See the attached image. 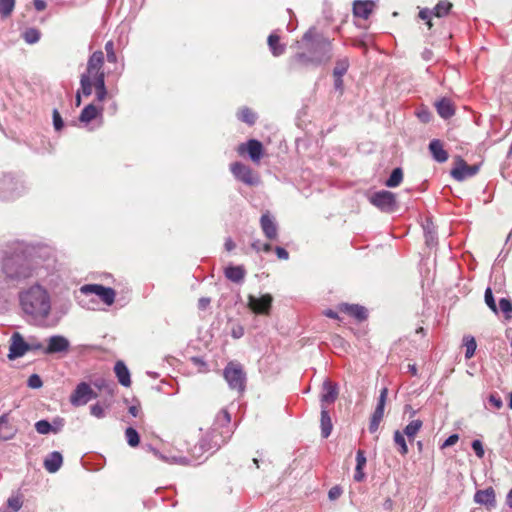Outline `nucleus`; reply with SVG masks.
Wrapping results in <instances>:
<instances>
[{
    "label": "nucleus",
    "instance_id": "f257e3e1",
    "mask_svg": "<svg viewBox=\"0 0 512 512\" xmlns=\"http://www.w3.org/2000/svg\"><path fill=\"white\" fill-rule=\"evenodd\" d=\"M19 307L32 323L42 325L51 313V297L40 284H33L18 293Z\"/></svg>",
    "mask_w": 512,
    "mask_h": 512
},
{
    "label": "nucleus",
    "instance_id": "f03ea898",
    "mask_svg": "<svg viewBox=\"0 0 512 512\" xmlns=\"http://www.w3.org/2000/svg\"><path fill=\"white\" fill-rule=\"evenodd\" d=\"M104 53L95 51L88 58L85 72L80 76L81 92L85 97L92 95L93 86L105 82Z\"/></svg>",
    "mask_w": 512,
    "mask_h": 512
},
{
    "label": "nucleus",
    "instance_id": "7ed1b4c3",
    "mask_svg": "<svg viewBox=\"0 0 512 512\" xmlns=\"http://www.w3.org/2000/svg\"><path fill=\"white\" fill-rule=\"evenodd\" d=\"M304 48L314 57L316 65L327 63L332 58V42L319 35L314 28L309 29L302 37Z\"/></svg>",
    "mask_w": 512,
    "mask_h": 512
},
{
    "label": "nucleus",
    "instance_id": "20e7f679",
    "mask_svg": "<svg viewBox=\"0 0 512 512\" xmlns=\"http://www.w3.org/2000/svg\"><path fill=\"white\" fill-rule=\"evenodd\" d=\"M1 268L6 278L13 282L24 281L33 275L27 258H2Z\"/></svg>",
    "mask_w": 512,
    "mask_h": 512
},
{
    "label": "nucleus",
    "instance_id": "39448f33",
    "mask_svg": "<svg viewBox=\"0 0 512 512\" xmlns=\"http://www.w3.org/2000/svg\"><path fill=\"white\" fill-rule=\"evenodd\" d=\"M230 430L218 432L215 428H212L199 442L198 446H195L192 450L193 455L199 453L218 450L222 444H224L229 437Z\"/></svg>",
    "mask_w": 512,
    "mask_h": 512
},
{
    "label": "nucleus",
    "instance_id": "423d86ee",
    "mask_svg": "<svg viewBox=\"0 0 512 512\" xmlns=\"http://www.w3.org/2000/svg\"><path fill=\"white\" fill-rule=\"evenodd\" d=\"M223 376L231 389L236 390L239 393H242L245 390L246 373L244 372L241 364L229 362L224 368Z\"/></svg>",
    "mask_w": 512,
    "mask_h": 512
},
{
    "label": "nucleus",
    "instance_id": "0eeeda50",
    "mask_svg": "<svg viewBox=\"0 0 512 512\" xmlns=\"http://www.w3.org/2000/svg\"><path fill=\"white\" fill-rule=\"evenodd\" d=\"M230 171L237 180L248 186H255L260 182L259 175L242 162L231 163Z\"/></svg>",
    "mask_w": 512,
    "mask_h": 512
},
{
    "label": "nucleus",
    "instance_id": "6e6552de",
    "mask_svg": "<svg viewBox=\"0 0 512 512\" xmlns=\"http://www.w3.org/2000/svg\"><path fill=\"white\" fill-rule=\"evenodd\" d=\"M80 295L88 296L94 294L98 296L106 305L110 306L115 301V290L105 287L101 284H86L79 288Z\"/></svg>",
    "mask_w": 512,
    "mask_h": 512
},
{
    "label": "nucleus",
    "instance_id": "1a4fd4ad",
    "mask_svg": "<svg viewBox=\"0 0 512 512\" xmlns=\"http://www.w3.org/2000/svg\"><path fill=\"white\" fill-rule=\"evenodd\" d=\"M371 204L384 212H394L397 208L396 195L387 190L375 192L369 198Z\"/></svg>",
    "mask_w": 512,
    "mask_h": 512
},
{
    "label": "nucleus",
    "instance_id": "9d476101",
    "mask_svg": "<svg viewBox=\"0 0 512 512\" xmlns=\"http://www.w3.org/2000/svg\"><path fill=\"white\" fill-rule=\"evenodd\" d=\"M236 151L240 156L247 154L255 164H259L264 156L263 144L257 139H250L245 143L239 144Z\"/></svg>",
    "mask_w": 512,
    "mask_h": 512
},
{
    "label": "nucleus",
    "instance_id": "9b49d317",
    "mask_svg": "<svg viewBox=\"0 0 512 512\" xmlns=\"http://www.w3.org/2000/svg\"><path fill=\"white\" fill-rule=\"evenodd\" d=\"M387 396H388V389L386 387H384L380 391V395H379V398L377 401L376 408L370 418V423H369V427H368L370 433H375L379 428L380 422L382 421V419L384 417V408H385Z\"/></svg>",
    "mask_w": 512,
    "mask_h": 512
},
{
    "label": "nucleus",
    "instance_id": "f8f14e48",
    "mask_svg": "<svg viewBox=\"0 0 512 512\" xmlns=\"http://www.w3.org/2000/svg\"><path fill=\"white\" fill-rule=\"evenodd\" d=\"M97 394L91 389L90 385L81 382L78 384L70 396V402L74 406H82L88 403L89 400L96 398Z\"/></svg>",
    "mask_w": 512,
    "mask_h": 512
},
{
    "label": "nucleus",
    "instance_id": "ddd939ff",
    "mask_svg": "<svg viewBox=\"0 0 512 512\" xmlns=\"http://www.w3.org/2000/svg\"><path fill=\"white\" fill-rule=\"evenodd\" d=\"M28 352V341H25L19 332H14L10 338L8 358L14 360Z\"/></svg>",
    "mask_w": 512,
    "mask_h": 512
},
{
    "label": "nucleus",
    "instance_id": "4468645a",
    "mask_svg": "<svg viewBox=\"0 0 512 512\" xmlns=\"http://www.w3.org/2000/svg\"><path fill=\"white\" fill-rule=\"evenodd\" d=\"M272 301L273 298L270 294H264L259 298L253 295H249L248 306L253 312L257 314L267 315L270 312Z\"/></svg>",
    "mask_w": 512,
    "mask_h": 512
},
{
    "label": "nucleus",
    "instance_id": "2eb2a0df",
    "mask_svg": "<svg viewBox=\"0 0 512 512\" xmlns=\"http://www.w3.org/2000/svg\"><path fill=\"white\" fill-rule=\"evenodd\" d=\"M48 345L44 350V354H55L67 352L70 348L69 340L62 335H53L47 340Z\"/></svg>",
    "mask_w": 512,
    "mask_h": 512
},
{
    "label": "nucleus",
    "instance_id": "dca6fc26",
    "mask_svg": "<svg viewBox=\"0 0 512 512\" xmlns=\"http://www.w3.org/2000/svg\"><path fill=\"white\" fill-rule=\"evenodd\" d=\"M478 170V166H470L463 159H459L457 166L452 169L451 175L454 179L462 181L467 177L474 176Z\"/></svg>",
    "mask_w": 512,
    "mask_h": 512
},
{
    "label": "nucleus",
    "instance_id": "f3484780",
    "mask_svg": "<svg viewBox=\"0 0 512 512\" xmlns=\"http://www.w3.org/2000/svg\"><path fill=\"white\" fill-rule=\"evenodd\" d=\"M338 397L337 384L332 383L329 380H325L322 385L321 393V405L325 406V403L332 404Z\"/></svg>",
    "mask_w": 512,
    "mask_h": 512
},
{
    "label": "nucleus",
    "instance_id": "a211bd4d",
    "mask_svg": "<svg viewBox=\"0 0 512 512\" xmlns=\"http://www.w3.org/2000/svg\"><path fill=\"white\" fill-rule=\"evenodd\" d=\"M474 501L477 504L485 505L488 508L495 507V492L492 487H488L484 490H478L474 495Z\"/></svg>",
    "mask_w": 512,
    "mask_h": 512
},
{
    "label": "nucleus",
    "instance_id": "6ab92c4d",
    "mask_svg": "<svg viewBox=\"0 0 512 512\" xmlns=\"http://www.w3.org/2000/svg\"><path fill=\"white\" fill-rule=\"evenodd\" d=\"M340 311L347 313L348 315L354 317L358 321H364L367 319V309L358 304H341L339 307Z\"/></svg>",
    "mask_w": 512,
    "mask_h": 512
},
{
    "label": "nucleus",
    "instance_id": "aec40b11",
    "mask_svg": "<svg viewBox=\"0 0 512 512\" xmlns=\"http://www.w3.org/2000/svg\"><path fill=\"white\" fill-rule=\"evenodd\" d=\"M103 112L102 106H97L94 103L88 104L83 108L80 113L79 121L85 124L90 123L92 120L101 116Z\"/></svg>",
    "mask_w": 512,
    "mask_h": 512
},
{
    "label": "nucleus",
    "instance_id": "412c9836",
    "mask_svg": "<svg viewBox=\"0 0 512 512\" xmlns=\"http://www.w3.org/2000/svg\"><path fill=\"white\" fill-rule=\"evenodd\" d=\"M437 113L443 119H449L455 114V106L448 98H441L435 102Z\"/></svg>",
    "mask_w": 512,
    "mask_h": 512
},
{
    "label": "nucleus",
    "instance_id": "4be33fe9",
    "mask_svg": "<svg viewBox=\"0 0 512 512\" xmlns=\"http://www.w3.org/2000/svg\"><path fill=\"white\" fill-rule=\"evenodd\" d=\"M261 228L266 235V237L270 240L276 239L277 237V226L270 216V214L264 213L260 219Z\"/></svg>",
    "mask_w": 512,
    "mask_h": 512
},
{
    "label": "nucleus",
    "instance_id": "5701e85b",
    "mask_svg": "<svg viewBox=\"0 0 512 512\" xmlns=\"http://www.w3.org/2000/svg\"><path fill=\"white\" fill-rule=\"evenodd\" d=\"M17 432V429L9 422L8 414L0 416V439L10 440Z\"/></svg>",
    "mask_w": 512,
    "mask_h": 512
},
{
    "label": "nucleus",
    "instance_id": "b1692460",
    "mask_svg": "<svg viewBox=\"0 0 512 512\" xmlns=\"http://www.w3.org/2000/svg\"><path fill=\"white\" fill-rule=\"evenodd\" d=\"M63 462V457L60 452L54 451L51 452L47 458L44 460V467L50 473L57 472Z\"/></svg>",
    "mask_w": 512,
    "mask_h": 512
},
{
    "label": "nucleus",
    "instance_id": "393cba45",
    "mask_svg": "<svg viewBox=\"0 0 512 512\" xmlns=\"http://www.w3.org/2000/svg\"><path fill=\"white\" fill-rule=\"evenodd\" d=\"M429 150H430L433 158L437 162L443 163V162L447 161L448 153L443 148V143L440 140H438V139L432 140L429 144Z\"/></svg>",
    "mask_w": 512,
    "mask_h": 512
},
{
    "label": "nucleus",
    "instance_id": "a878e982",
    "mask_svg": "<svg viewBox=\"0 0 512 512\" xmlns=\"http://www.w3.org/2000/svg\"><path fill=\"white\" fill-rule=\"evenodd\" d=\"M114 372L121 385L124 387H129L131 385L130 372L124 362L117 361L114 366Z\"/></svg>",
    "mask_w": 512,
    "mask_h": 512
},
{
    "label": "nucleus",
    "instance_id": "bb28decb",
    "mask_svg": "<svg viewBox=\"0 0 512 512\" xmlns=\"http://www.w3.org/2000/svg\"><path fill=\"white\" fill-rule=\"evenodd\" d=\"M332 421L326 406L321 405V435L328 438L332 432Z\"/></svg>",
    "mask_w": 512,
    "mask_h": 512
},
{
    "label": "nucleus",
    "instance_id": "cd10ccee",
    "mask_svg": "<svg viewBox=\"0 0 512 512\" xmlns=\"http://www.w3.org/2000/svg\"><path fill=\"white\" fill-rule=\"evenodd\" d=\"M245 274V269L242 266H229L225 269V276L234 283H242Z\"/></svg>",
    "mask_w": 512,
    "mask_h": 512
},
{
    "label": "nucleus",
    "instance_id": "c85d7f7f",
    "mask_svg": "<svg viewBox=\"0 0 512 512\" xmlns=\"http://www.w3.org/2000/svg\"><path fill=\"white\" fill-rule=\"evenodd\" d=\"M237 118L240 121L252 126L256 123L257 115L251 108L242 107L237 112Z\"/></svg>",
    "mask_w": 512,
    "mask_h": 512
},
{
    "label": "nucleus",
    "instance_id": "c756f323",
    "mask_svg": "<svg viewBox=\"0 0 512 512\" xmlns=\"http://www.w3.org/2000/svg\"><path fill=\"white\" fill-rule=\"evenodd\" d=\"M268 45L274 56H280L285 52V45L280 43V37L277 34L269 35Z\"/></svg>",
    "mask_w": 512,
    "mask_h": 512
},
{
    "label": "nucleus",
    "instance_id": "7c9ffc66",
    "mask_svg": "<svg viewBox=\"0 0 512 512\" xmlns=\"http://www.w3.org/2000/svg\"><path fill=\"white\" fill-rule=\"evenodd\" d=\"M423 422L419 419L412 420L403 430L409 441H413L417 433L422 428Z\"/></svg>",
    "mask_w": 512,
    "mask_h": 512
},
{
    "label": "nucleus",
    "instance_id": "2f4dec72",
    "mask_svg": "<svg viewBox=\"0 0 512 512\" xmlns=\"http://www.w3.org/2000/svg\"><path fill=\"white\" fill-rule=\"evenodd\" d=\"M231 422V416L226 409H222L215 417L213 428L218 431L220 428L227 427Z\"/></svg>",
    "mask_w": 512,
    "mask_h": 512
},
{
    "label": "nucleus",
    "instance_id": "473e14b6",
    "mask_svg": "<svg viewBox=\"0 0 512 512\" xmlns=\"http://www.w3.org/2000/svg\"><path fill=\"white\" fill-rule=\"evenodd\" d=\"M453 4L448 0H440L433 9V15L435 17H444L449 14Z\"/></svg>",
    "mask_w": 512,
    "mask_h": 512
},
{
    "label": "nucleus",
    "instance_id": "72a5a7b5",
    "mask_svg": "<svg viewBox=\"0 0 512 512\" xmlns=\"http://www.w3.org/2000/svg\"><path fill=\"white\" fill-rule=\"evenodd\" d=\"M403 180V171L401 168H395L390 177L386 180L385 185L387 187L393 188L400 185Z\"/></svg>",
    "mask_w": 512,
    "mask_h": 512
},
{
    "label": "nucleus",
    "instance_id": "f704fd0d",
    "mask_svg": "<svg viewBox=\"0 0 512 512\" xmlns=\"http://www.w3.org/2000/svg\"><path fill=\"white\" fill-rule=\"evenodd\" d=\"M393 439H394V443L398 446V452L405 456L408 454V446L406 444V440L404 438V434L402 432H400L399 430H396L394 432V436H393Z\"/></svg>",
    "mask_w": 512,
    "mask_h": 512
},
{
    "label": "nucleus",
    "instance_id": "c9c22d12",
    "mask_svg": "<svg viewBox=\"0 0 512 512\" xmlns=\"http://www.w3.org/2000/svg\"><path fill=\"white\" fill-rule=\"evenodd\" d=\"M293 63L296 65V66H309V65H316L315 62H314V57L310 54L307 55L306 53L304 52H301V53H297L294 57H293Z\"/></svg>",
    "mask_w": 512,
    "mask_h": 512
},
{
    "label": "nucleus",
    "instance_id": "e433bc0d",
    "mask_svg": "<svg viewBox=\"0 0 512 512\" xmlns=\"http://www.w3.org/2000/svg\"><path fill=\"white\" fill-rule=\"evenodd\" d=\"M349 68V60L348 58H342L336 61L333 76L334 77H343L346 74Z\"/></svg>",
    "mask_w": 512,
    "mask_h": 512
},
{
    "label": "nucleus",
    "instance_id": "4c0bfd02",
    "mask_svg": "<svg viewBox=\"0 0 512 512\" xmlns=\"http://www.w3.org/2000/svg\"><path fill=\"white\" fill-rule=\"evenodd\" d=\"M371 13V9L367 2H356L354 4V14L358 17L367 19Z\"/></svg>",
    "mask_w": 512,
    "mask_h": 512
},
{
    "label": "nucleus",
    "instance_id": "58836bf2",
    "mask_svg": "<svg viewBox=\"0 0 512 512\" xmlns=\"http://www.w3.org/2000/svg\"><path fill=\"white\" fill-rule=\"evenodd\" d=\"M23 39L28 44H34L39 41L41 33L36 28H28L23 33Z\"/></svg>",
    "mask_w": 512,
    "mask_h": 512
},
{
    "label": "nucleus",
    "instance_id": "ea45409f",
    "mask_svg": "<svg viewBox=\"0 0 512 512\" xmlns=\"http://www.w3.org/2000/svg\"><path fill=\"white\" fill-rule=\"evenodd\" d=\"M15 7V0H0V15L2 18L9 17Z\"/></svg>",
    "mask_w": 512,
    "mask_h": 512
},
{
    "label": "nucleus",
    "instance_id": "a19ab883",
    "mask_svg": "<svg viewBox=\"0 0 512 512\" xmlns=\"http://www.w3.org/2000/svg\"><path fill=\"white\" fill-rule=\"evenodd\" d=\"M464 346L465 350V358L470 359L473 357L475 350L477 348L476 340L472 336H466L464 338Z\"/></svg>",
    "mask_w": 512,
    "mask_h": 512
},
{
    "label": "nucleus",
    "instance_id": "79ce46f5",
    "mask_svg": "<svg viewBox=\"0 0 512 512\" xmlns=\"http://www.w3.org/2000/svg\"><path fill=\"white\" fill-rule=\"evenodd\" d=\"M125 436H126L127 443L131 447H136L140 442V436H139L138 432L132 427H128L126 429Z\"/></svg>",
    "mask_w": 512,
    "mask_h": 512
},
{
    "label": "nucleus",
    "instance_id": "37998d69",
    "mask_svg": "<svg viewBox=\"0 0 512 512\" xmlns=\"http://www.w3.org/2000/svg\"><path fill=\"white\" fill-rule=\"evenodd\" d=\"M93 88H95L96 101L103 102L108 96L105 82H99V84L94 85Z\"/></svg>",
    "mask_w": 512,
    "mask_h": 512
},
{
    "label": "nucleus",
    "instance_id": "c03bdc74",
    "mask_svg": "<svg viewBox=\"0 0 512 512\" xmlns=\"http://www.w3.org/2000/svg\"><path fill=\"white\" fill-rule=\"evenodd\" d=\"M35 429L39 434L46 435L52 433V425L47 420H39L35 423Z\"/></svg>",
    "mask_w": 512,
    "mask_h": 512
},
{
    "label": "nucleus",
    "instance_id": "a18cd8bd",
    "mask_svg": "<svg viewBox=\"0 0 512 512\" xmlns=\"http://www.w3.org/2000/svg\"><path fill=\"white\" fill-rule=\"evenodd\" d=\"M484 299H485V303L486 305L494 312V313H498V307L496 305V302H495V299H494V296H493V293H492V289L490 287H488L486 290H485V294H484Z\"/></svg>",
    "mask_w": 512,
    "mask_h": 512
},
{
    "label": "nucleus",
    "instance_id": "49530a36",
    "mask_svg": "<svg viewBox=\"0 0 512 512\" xmlns=\"http://www.w3.org/2000/svg\"><path fill=\"white\" fill-rule=\"evenodd\" d=\"M94 385L99 389H105L106 392L112 394L114 392V388L116 387L115 383L111 381H106L105 379H98L94 382Z\"/></svg>",
    "mask_w": 512,
    "mask_h": 512
},
{
    "label": "nucleus",
    "instance_id": "de8ad7c7",
    "mask_svg": "<svg viewBox=\"0 0 512 512\" xmlns=\"http://www.w3.org/2000/svg\"><path fill=\"white\" fill-rule=\"evenodd\" d=\"M105 51H106L108 62L116 63L117 62V55L115 53L114 42L112 40L108 41L105 44Z\"/></svg>",
    "mask_w": 512,
    "mask_h": 512
},
{
    "label": "nucleus",
    "instance_id": "09e8293b",
    "mask_svg": "<svg viewBox=\"0 0 512 512\" xmlns=\"http://www.w3.org/2000/svg\"><path fill=\"white\" fill-rule=\"evenodd\" d=\"M499 308L509 318V314L512 313V301L507 298H501L499 300Z\"/></svg>",
    "mask_w": 512,
    "mask_h": 512
},
{
    "label": "nucleus",
    "instance_id": "8fccbe9b",
    "mask_svg": "<svg viewBox=\"0 0 512 512\" xmlns=\"http://www.w3.org/2000/svg\"><path fill=\"white\" fill-rule=\"evenodd\" d=\"M27 384L30 388L32 389H38L40 387H42L43 385V382L40 378L39 375L37 374H32L29 378H28V381H27Z\"/></svg>",
    "mask_w": 512,
    "mask_h": 512
},
{
    "label": "nucleus",
    "instance_id": "3c124183",
    "mask_svg": "<svg viewBox=\"0 0 512 512\" xmlns=\"http://www.w3.org/2000/svg\"><path fill=\"white\" fill-rule=\"evenodd\" d=\"M7 505L12 512H17L22 507V501L19 497H10L7 501Z\"/></svg>",
    "mask_w": 512,
    "mask_h": 512
},
{
    "label": "nucleus",
    "instance_id": "603ef678",
    "mask_svg": "<svg viewBox=\"0 0 512 512\" xmlns=\"http://www.w3.org/2000/svg\"><path fill=\"white\" fill-rule=\"evenodd\" d=\"M366 457L363 450H358L356 454V470H363L366 465Z\"/></svg>",
    "mask_w": 512,
    "mask_h": 512
},
{
    "label": "nucleus",
    "instance_id": "864d4df0",
    "mask_svg": "<svg viewBox=\"0 0 512 512\" xmlns=\"http://www.w3.org/2000/svg\"><path fill=\"white\" fill-rule=\"evenodd\" d=\"M45 348L40 341L34 338L28 341V351H42L44 353Z\"/></svg>",
    "mask_w": 512,
    "mask_h": 512
},
{
    "label": "nucleus",
    "instance_id": "5fc2aeb1",
    "mask_svg": "<svg viewBox=\"0 0 512 512\" xmlns=\"http://www.w3.org/2000/svg\"><path fill=\"white\" fill-rule=\"evenodd\" d=\"M472 446V449L473 451L475 452L476 456L478 458H483L484 457V448H483V445H482V442L478 439L474 440L471 444Z\"/></svg>",
    "mask_w": 512,
    "mask_h": 512
},
{
    "label": "nucleus",
    "instance_id": "6e6d98bb",
    "mask_svg": "<svg viewBox=\"0 0 512 512\" xmlns=\"http://www.w3.org/2000/svg\"><path fill=\"white\" fill-rule=\"evenodd\" d=\"M90 411L91 414L97 418H103L105 416V410L99 403L92 405Z\"/></svg>",
    "mask_w": 512,
    "mask_h": 512
},
{
    "label": "nucleus",
    "instance_id": "4d7b16f0",
    "mask_svg": "<svg viewBox=\"0 0 512 512\" xmlns=\"http://www.w3.org/2000/svg\"><path fill=\"white\" fill-rule=\"evenodd\" d=\"M431 15H433V11H430L428 9H423L419 12V17L423 20H426V24L429 29H431L433 26L431 21Z\"/></svg>",
    "mask_w": 512,
    "mask_h": 512
},
{
    "label": "nucleus",
    "instance_id": "13d9d810",
    "mask_svg": "<svg viewBox=\"0 0 512 512\" xmlns=\"http://www.w3.org/2000/svg\"><path fill=\"white\" fill-rule=\"evenodd\" d=\"M52 425V433H58L64 426V419L60 417H56L53 419Z\"/></svg>",
    "mask_w": 512,
    "mask_h": 512
},
{
    "label": "nucleus",
    "instance_id": "bf43d9fd",
    "mask_svg": "<svg viewBox=\"0 0 512 512\" xmlns=\"http://www.w3.org/2000/svg\"><path fill=\"white\" fill-rule=\"evenodd\" d=\"M489 403L492 405L495 409H500L503 406V402L499 395L497 394H491L489 396Z\"/></svg>",
    "mask_w": 512,
    "mask_h": 512
},
{
    "label": "nucleus",
    "instance_id": "052dcab7",
    "mask_svg": "<svg viewBox=\"0 0 512 512\" xmlns=\"http://www.w3.org/2000/svg\"><path fill=\"white\" fill-rule=\"evenodd\" d=\"M53 124L56 130H60L63 127V120L57 110L53 111Z\"/></svg>",
    "mask_w": 512,
    "mask_h": 512
},
{
    "label": "nucleus",
    "instance_id": "680f3d73",
    "mask_svg": "<svg viewBox=\"0 0 512 512\" xmlns=\"http://www.w3.org/2000/svg\"><path fill=\"white\" fill-rule=\"evenodd\" d=\"M253 247L255 249V251L258 253V252H270L271 250V245L270 244H267V243H259V242H255L253 243Z\"/></svg>",
    "mask_w": 512,
    "mask_h": 512
},
{
    "label": "nucleus",
    "instance_id": "e2e57ef3",
    "mask_svg": "<svg viewBox=\"0 0 512 512\" xmlns=\"http://www.w3.org/2000/svg\"><path fill=\"white\" fill-rule=\"evenodd\" d=\"M332 343L335 347H340L344 350H346V346L348 345L347 342L341 336L338 335L333 337Z\"/></svg>",
    "mask_w": 512,
    "mask_h": 512
},
{
    "label": "nucleus",
    "instance_id": "0e129e2a",
    "mask_svg": "<svg viewBox=\"0 0 512 512\" xmlns=\"http://www.w3.org/2000/svg\"><path fill=\"white\" fill-rule=\"evenodd\" d=\"M341 493H342L341 488H340V487H338V486H335V487H332V488L329 490L328 497H329V499H331V500H335V499H337V498H339V497H340Z\"/></svg>",
    "mask_w": 512,
    "mask_h": 512
},
{
    "label": "nucleus",
    "instance_id": "69168bd1",
    "mask_svg": "<svg viewBox=\"0 0 512 512\" xmlns=\"http://www.w3.org/2000/svg\"><path fill=\"white\" fill-rule=\"evenodd\" d=\"M459 437L457 434L450 435L443 443L442 448L452 446L457 443Z\"/></svg>",
    "mask_w": 512,
    "mask_h": 512
},
{
    "label": "nucleus",
    "instance_id": "338daca9",
    "mask_svg": "<svg viewBox=\"0 0 512 512\" xmlns=\"http://www.w3.org/2000/svg\"><path fill=\"white\" fill-rule=\"evenodd\" d=\"M211 303V299L208 298V297H201L199 300H198V308L200 310H206L209 305Z\"/></svg>",
    "mask_w": 512,
    "mask_h": 512
},
{
    "label": "nucleus",
    "instance_id": "774afa93",
    "mask_svg": "<svg viewBox=\"0 0 512 512\" xmlns=\"http://www.w3.org/2000/svg\"><path fill=\"white\" fill-rule=\"evenodd\" d=\"M244 335V329L242 326H237L232 329V336L235 339H239Z\"/></svg>",
    "mask_w": 512,
    "mask_h": 512
}]
</instances>
